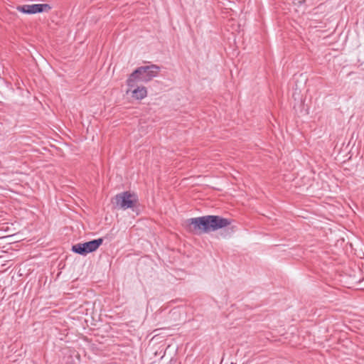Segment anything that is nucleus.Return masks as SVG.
<instances>
[{
  "label": "nucleus",
  "instance_id": "obj_1",
  "mask_svg": "<svg viewBox=\"0 0 364 364\" xmlns=\"http://www.w3.org/2000/svg\"><path fill=\"white\" fill-rule=\"evenodd\" d=\"M186 224L193 226L194 231L198 234L209 233L224 229L221 235L229 237L233 233V227L230 228L232 220L220 215H208L200 217L191 218L186 220Z\"/></svg>",
  "mask_w": 364,
  "mask_h": 364
},
{
  "label": "nucleus",
  "instance_id": "obj_2",
  "mask_svg": "<svg viewBox=\"0 0 364 364\" xmlns=\"http://www.w3.org/2000/svg\"><path fill=\"white\" fill-rule=\"evenodd\" d=\"M160 70V68L151 64L150 65L140 66L135 69L127 77L126 84L128 87L136 85V82L146 83L156 77Z\"/></svg>",
  "mask_w": 364,
  "mask_h": 364
},
{
  "label": "nucleus",
  "instance_id": "obj_4",
  "mask_svg": "<svg viewBox=\"0 0 364 364\" xmlns=\"http://www.w3.org/2000/svg\"><path fill=\"white\" fill-rule=\"evenodd\" d=\"M117 206L122 210L132 209L138 202V196L134 193L124 191L115 196Z\"/></svg>",
  "mask_w": 364,
  "mask_h": 364
},
{
  "label": "nucleus",
  "instance_id": "obj_5",
  "mask_svg": "<svg viewBox=\"0 0 364 364\" xmlns=\"http://www.w3.org/2000/svg\"><path fill=\"white\" fill-rule=\"evenodd\" d=\"M52 6L48 4H23L16 7L17 11L24 14H36L48 12Z\"/></svg>",
  "mask_w": 364,
  "mask_h": 364
},
{
  "label": "nucleus",
  "instance_id": "obj_6",
  "mask_svg": "<svg viewBox=\"0 0 364 364\" xmlns=\"http://www.w3.org/2000/svg\"><path fill=\"white\" fill-rule=\"evenodd\" d=\"M129 90H127V93L132 92V97L136 100H141L147 96V90L143 85H139V82H136V85L133 87H129Z\"/></svg>",
  "mask_w": 364,
  "mask_h": 364
},
{
  "label": "nucleus",
  "instance_id": "obj_3",
  "mask_svg": "<svg viewBox=\"0 0 364 364\" xmlns=\"http://www.w3.org/2000/svg\"><path fill=\"white\" fill-rule=\"evenodd\" d=\"M103 241V238L100 237L85 242H79L73 245L71 250L75 254L86 256L87 254L96 251L102 244Z\"/></svg>",
  "mask_w": 364,
  "mask_h": 364
}]
</instances>
